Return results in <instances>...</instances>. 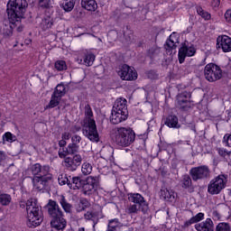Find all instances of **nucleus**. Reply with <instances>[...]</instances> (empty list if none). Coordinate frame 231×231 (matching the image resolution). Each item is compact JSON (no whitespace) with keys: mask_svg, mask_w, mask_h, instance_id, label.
<instances>
[{"mask_svg":"<svg viewBox=\"0 0 231 231\" xmlns=\"http://www.w3.org/2000/svg\"><path fill=\"white\" fill-rule=\"evenodd\" d=\"M80 142H82V137L79 134H74L71 137V143L74 145H79V143H80Z\"/></svg>","mask_w":231,"mask_h":231,"instance_id":"50","label":"nucleus"},{"mask_svg":"<svg viewBox=\"0 0 231 231\" xmlns=\"http://www.w3.org/2000/svg\"><path fill=\"white\" fill-rule=\"evenodd\" d=\"M64 167L70 172H75L82 163V156L80 154H75L72 157H67L63 161Z\"/></svg>","mask_w":231,"mask_h":231,"instance_id":"12","label":"nucleus"},{"mask_svg":"<svg viewBox=\"0 0 231 231\" xmlns=\"http://www.w3.org/2000/svg\"><path fill=\"white\" fill-rule=\"evenodd\" d=\"M160 197L165 201L172 203V201L176 199V193L171 189L162 187L160 190Z\"/></svg>","mask_w":231,"mask_h":231,"instance_id":"19","label":"nucleus"},{"mask_svg":"<svg viewBox=\"0 0 231 231\" xmlns=\"http://www.w3.org/2000/svg\"><path fill=\"white\" fill-rule=\"evenodd\" d=\"M158 55H160V49L152 47L148 50V57L150 59H154L155 57H158Z\"/></svg>","mask_w":231,"mask_h":231,"instance_id":"44","label":"nucleus"},{"mask_svg":"<svg viewBox=\"0 0 231 231\" xmlns=\"http://www.w3.org/2000/svg\"><path fill=\"white\" fill-rule=\"evenodd\" d=\"M12 203V196L6 193H0V205L3 207H8Z\"/></svg>","mask_w":231,"mask_h":231,"instance_id":"33","label":"nucleus"},{"mask_svg":"<svg viewBox=\"0 0 231 231\" xmlns=\"http://www.w3.org/2000/svg\"><path fill=\"white\" fill-rule=\"evenodd\" d=\"M5 160H6V153H5L3 151H0V163L5 162Z\"/></svg>","mask_w":231,"mask_h":231,"instance_id":"59","label":"nucleus"},{"mask_svg":"<svg viewBox=\"0 0 231 231\" xmlns=\"http://www.w3.org/2000/svg\"><path fill=\"white\" fill-rule=\"evenodd\" d=\"M79 149L80 146L79 144H73L72 143H69L67 146V152L70 156H75V154H79Z\"/></svg>","mask_w":231,"mask_h":231,"instance_id":"34","label":"nucleus"},{"mask_svg":"<svg viewBox=\"0 0 231 231\" xmlns=\"http://www.w3.org/2000/svg\"><path fill=\"white\" fill-rule=\"evenodd\" d=\"M226 187V176L224 174H220L214 179H212L208 185V192L211 194V196H216L221 193Z\"/></svg>","mask_w":231,"mask_h":231,"instance_id":"4","label":"nucleus"},{"mask_svg":"<svg viewBox=\"0 0 231 231\" xmlns=\"http://www.w3.org/2000/svg\"><path fill=\"white\" fill-rule=\"evenodd\" d=\"M117 74L122 79V80H136L138 79V74L136 70L129 67L127 64H123L119 66Z\"/></svg>","mask_w":231,"mask_h":231,"instance_id":"10","label":"nucleus"},{"mask_svg":"<svg viewBox=\"0 0 231 231\" xmlns=\"http://www.w3.org/2000/svg\"><path fill=\"white\" fill-rule=\"evenodd\" d=\"M197 13L199 15H200V17H202V19H205V21H209L211 15L210 14H208V12L203 10L202 7H197Z\"/></svg>","mask_w":231,"mask_h":231,"instance_id":"41","label":"nucleus"},{"mask_svg":"<svg viewBox=\"0 0 231 231\" xmlns=\"http://www.w3.org/2000/svg\"><path fill=\"white\" fill-rule=\"evenodd\" d=\"M80 129H81V127L79 125H75L71 126L70 133H73V134L79 133V131H80Z\"/></svg>","mask_w":231,"mask_h":231,"instance_id":"56","label":"nucleus"},{"mask_svg":"<svg viewBox=\"0 0 231 231\" xmlns=\"http://www.w3.org/2000/svg\"><path fill=\"white\" fill-rule=\"evenodd\" d=\"M225 19L227 21V23H230L231 21V9H228L225 14Z\"/></svg>","mask_w":231,"mask_h":231,"instance_id":"57","label":"nucleus"},{"mask_svg":"<svg viewBox=\"0 0 231 231\" xmlns=\"http://www.w3.org/2000/svg\"><path fill=\"white\" fill-rule=\"evenodd\" d=\"M45 208H47L48 215L51 219L64 217V213L62 212V209H60V207H59L57 201L49 199Z\"/></svg>","mask_w":231,"mask_h":231,"instance_id":"11","label":"nucleus"},{"mask_svg":"<svg viewBox=\"0 0 231 231\" xmlns=\"http://www.w3.org/2000/svg\"><path fill=\"white\" fill-rule=\"evenodd\" d=\"M53 26V18L50 16H46L44 19L42 20V23H40V27L43 32H46V30H50Z\"/></svg>","mask_w":231,"mask_h":231,"instance_id":"29","label":"nucleus"},{"mask_svg":"<svg viewBox=\"0 0 231 231\" xmlns=\"http://www.w3.org/2000/svg\"><path fill=\"white\" fill-rule=\"evenodd\" d=\"M112 111L129 113V111H127V99L123 97L117 98L113 106Z\"/></svg>","mask_w":231,"mask_h":231,"instance_id":"20","label":"nucleus"},{"mask_svg":"<svg viewBox=\"0 0 231 231\" xmlns=\"http://www.w3.org/2000/svg\"><path fill=\"white\" fill-rule=\"evenodd\" d=\"M66 140H64V139H61L60 142H59V145H60V147H65V145H66Z\"/></svg>","mask_w":231,"mask_h":231,"instance_id":"61","label":"nucleus"},{"mask_svg":"<svg viewBox=\"0 0 231 231\" xmlns=\"http://www.w3.org/2000/svg\"><path fill=\"white\" fill-rule=\"evenodd\" d=\"M142 210V207L136 205V204H133L127 207V208L125 209L126 214H138V211Z\"/></svg>","mask_w":231,"mask_h":231,"instance_id":"38","label":"nucleus"},{"mask_svg":"<svg viewBox=\"0 0 231 231\" xmlns=\"http://www.w3.org/2000/svg\"><path fill=\"white\" fill-rule=\"evenodd\" d=\"M93 62H95V54L93 53H87L83 58V64L85 66H93Z\"/></svg>","mask_w":231,"mask_h":231,"instance_id":"36","label":"nucleus"},{"mask_svg":"<svg viewBox=\"0 0 231 231\" xmlns=\"http://www.w3.org/2000/svg\"><path fill=\"white\" fill-rule=\"evenodd\" d=\"M21 208H25L27 212V222L26 225L29 228H35L42 223V211H41V207L37 205V200L34 199H30L26 202H20Z\"/></svg>","mask_w":231,"mask_h":231,"instance_id":"2","label":"nucleus"},{"mask_svg":"<svg viewBox=\"0 0 231 231\" xmlns=\"http://www.w3.org/2000/svg\"><path fill=\"white\" fill-rule=\"evenodd\" d=\"M17 32H23V26L19 25L17 28Z\"/></svg>","mask_w":231,"mask_h":231,"instance_id":"62","label":"nucleus"},{"mask_svg":"<svg viewBox=\"0 0 231 231\" xmlns=\"http://www.w3.org/2000/svg\"><path fill=\"white\" fill-rule=\"evenodd\" d=\"M19 24L21 23H12L9 22V24H5L3 27V35L5 38L8 37H12V35L14 34V28H15V26H19Z\"/></svg>","mask_w":231,"mask_h":231,"instance_id":"26","label":"nucleus"},{"mask_svg":"<svg viewBox=\"0 0 231 231\" xmlns=\"http://www.w3.org/2000/svg\"><path fill=\"white\" fill-rule=\"evenodd\" d=\"M28 8L26 0H9L6 5V14L9 23L12 24H21V21L24 19Z\"/></svg>","mask_w":231,"mask_h":231,"instance_id":"1","label":"nucleus"},{"mask_svg":"<svg viewBox=\"0 0 231 231\" xmlns=\"http://www.w3.org/2000/svg\"><path fill=\"white\" fill-rule=\"evenodd\" d=\"M127 116H129V113L112 110L110 122L111 124L116 125L117 124H122V122H125Z\"/></svg>","mask_w":231,"mask_h":231,"instance_id":"17","label":"nucleus"},{"mask_svg":"<svg viewBox=\"0 0 231 231\" xmlns=\"http://www.w3.org/2000/svg\"><path fill=\"white\" fill-rule=\"evenodd\" d=\"M113 140L118 147H129V145L134 143L136 134L131 127H117Z\"/></svg>","mask_w":231,"mask_h":231,"instance_id":"3","label":"nucleus"},{"mask_svg":"<svg viewBox=\"0 0 231 231\" xmlns=\"http://www.w3.org/2000/svg\"><path fill=\"white\" fill-rule=\"evenodd\" d=\"M89 207V201L88 199H83L79 201V208H78V212H82V210H86Z\"/></svg>","mask_w":231,"mask_h":231,"instance_id":"47","label":"nucleus"},{"mask_svg":"<svg viewBox=\"0 0 231 231\" xmlns=\"http://www.w3.org/2000/svg\"><path fill=\"white\" fill-rule=\"evenodd\" d=\"M33 189L41 192V190H46L47 187H50V183L53 181V174L51 171L44 175H40L32 178Z\"/></svg>","mask_w":231,"mask_h":231,"instance_id":"7","label":"nucleus"},{"mask_svg":"<svg viewBox=\"0 0 231 231\" xmlns=\"http://www.w3.org/2000/svg\"><path fill=\"white\" fill-rule=\"evenodd\" d=\"M53 94L62 98V97L66 95V86H64L62 83L58 84L53 91Z\"/></svg>","mask_w":231,"mask_h":231,"instance_id":"35","label":"nucleus"},{"mask_svg":"<svg viewBox=\"0 0 231 231\" xmlns=\"http://www.w3.org/2000/svg\"><path fill=\"white\" fill-rule=\"evenodd\" d=\"M102 152H103L106 160H111V158H113V148H111V147L105 148L102 151Z\"/></svg>","mask_w":231,"mask_h":231,"instance_id":"46","label":"nucleus"},{"mask_svg":"<svg viewBox=\"0 0 231 231\" xmlns=\"http://www.w3.org/2000/svg\"><path fill=\"white\" fill-rule=\"evenodd\" d=\"M219 48H221L225 53L231 51V38L226 35L218 36L217 38V49L219 50Z\"/></svg>","mask_w":231,"mask_h":231,"instance_id":"16","label":"nucleus"},{"mask_svg":"<svg viewBox=\"0 0 231 231\" xmlns=\"http://www.w3.org/2000/svg\"><path fill=\"white\" fill-rule=\"evenodd\" d=\"M61 138L62 140H69V138H71V134H69V132H65L61 134Z\"/></svg>","mask_w":231,"mask_h":231,"instance_id":"58","label":"nucleus"},{"mask_svg":"<svg viewBox=\"0 0 231 231\" xmlns=\"http://www.w3.org/2000/svg\"><path fill=\"white\" fill-rule=\"evenodd\" d=\"M59 203L63 208L64 212H66L67 214H71V208H73V206H71V204L69 203L64 195L60 196Z\"/></svg>","mask_w":231,"mask_h":231,"instance_id":"27","label":"nucleus"},{"mask_svg":"<svg viewBox=\"0 0 231 231\" xmlns=\"http://www.w3.org/2000/svg\"><path fill=\"white\" fill-rule=\"evenodd\" d=\"M177 104L179 107L181 109V111H189V99H186L185 97H177Z\"/></svg>","mask_w":231,"mask_h":231,"instance_id":"30","label":"nucleus"},{"mask_svg":"<svg viewBox=\"0 0 231 231\" xmlns=\"http://www.w3.org/2000/svg\"><path fill=\"white\" fill-rule=\"evenodd\" d=\"M58 181L60 185H68L69 186V183L70 181V179H69V176L68 177L67 174H60L59 177H58Z\"/></svg>","mask_w":231,"mask_h":231,"instance_id":"42","label":"nucleus"},{"mask_svg":"<svg viewBox=\"0 0 231 231\" xmlns=\"http://www.w3.org/2000/svg\"><path fill=\"white\" fill-rule=\"evenodd\" d=\"M178 97H181L182 98H186V100H189V98H190V93L184 91V92L179 94Z\"/></svg>","mask_w":231,"mask_h":231,"instance_id":"55","label":"nucleus"},{"mask_svg":"<svg viewBox=\"0 0 231 231\" xmlns=\"http://www.w3.org/2000/svg\"><path fill=\"white\" fill-rule=\"evenodd\" d=\"M194 224H196V222H194V219L191 217L186 222H184L182 228H189V226H191V225H194Z\"/></svg>","mask_w":231,"mask_h":231,"instance_id":"54","label":"nucleus"},{"mask_svg":"<svg viewBox=\"0 0 231 231\" xmlns=\"http://www.w3.org/2000/svg\"><path fill=\"white\" fill-rule=\"evenodd\" d=\"M54 68L57 71H66V69H68V65L66 64V61L60 60L55 62Z\"/></svg>","mask_w":231,"mask_h":231,"instance_id":"37","label":"nucleus"},{"mask_svg":"<svg viewBox=\"0 0 231 231\" xmlns=\"http://www.w3.org/2000/svg\"><path fill=\"white\" fill-rule=\"evenodd\" d=\"M100 185V180L98 177L88 176L87 180H83V185L81 186L82 192L85 196H90L98 189Z\"/></svg>","mask_w":231,"mask_h":231,"instance_id":"9","label":"nucleus"},{"mask_svg":"<svg viewBox=\"0 0 231 231\" xmlns=\"http://www.w3.org/2000/svg\"><path fill=\"white\" fill-rule=\"evenodd\" d=\"M59 157L61 159L66 160V158H68L67 156H69V153H68V148H62L60 149L58 152Z\"/></svg>","mask_w":231,"mask_h":231,"instance_id":"49","label":"nucleus"},{"mask_svg":"<svg viewBox=\"0 0 231 231\" xmlns=\"http://www.w3.org/2000/svg\"><path fill=\"white\" fill-rule=\"evenodd\" d=\"M78 231H86V229L84 227H80Z\"/></svg>","mask_w":231,"mask_h":231,"instance_id":"64","label":"nucleus"},{"mask_svg":"<svg viewBox=\"0 0 231 231\" xmlns=\"http://www.w3.org/2000/svg\"><path fill=\"white\" fill-rule=\"evenodd\" d=\"M217 151L219 156L225 157L226 155H230V152L226 151L225 148H217Z\"/></svg>","mask_w":231,"mask_h":231,"instance_id":"52","label":"nucleus"},{"mask_svg":"<svg viewBox=\"0 0 231 231\" xmlns=\"http://www.w3.org/2000/svg\"><path fill=\"white\" fill-rule=\"evenodd\" d=\"M81 6L88 12H96L98 8V4L96 0H81Z\"/></svg>","mask_w":231,"mask_h":231,"instance_id":"25","label":"nucleus"},{"mask_svg":"<svg viewBox=\"0 0 231 231\" xmlns=\"http://www.w3.org/2000/svg\"><path fill=\"white\" fill-rule=\"evenodd\" d=\"M195 228L197 231H214V222L210 218H207L205 221L196 224Z\"/></svg>","mask_w":231,"mask_h":231,"instance_id":"21","label":"nucleus"},{"mask_svg":"<svg viewBox=\"0 0 231 231\" xmlns=\"http://www.w3.org/2000/svg\"><path fill=\"white\" fill-rule=\"evenodd\" d=\"M121 226L122 223H120V220H118V218H114L108 221V229L112 231H118L120 230Z\"/></svg>","mask_w":231,"mask_h":231,"instance_id":"31","label":"nucleus"},{"mask_svg":"<svg viewBox=\"0 0 231 231\" xmlns=\"http://www.w3.org/2000/svg\"><path fill=\"white\" fill-rule=\"evenodd\" d=\"M84 217L87 221H95V213L88 211L84 215Z\"/></svg>","mask_w":231,"mask_h":231,"instance_id":"53","label":"nucleus"},{"mask_svg":"<svg viewBox=\"0 0 231 231\" xmlns=\"http://www.w3.org/2000/svg\"><path fill=\"white\" fill-rule=\"evenodd\" d=\"M127 41H128L129 42H131L133 41V35L129 36L128 39H127Z\"/></svg>","mask_w":231,"mask_h":231,"instance_id":"63","label":"nucleus"},{"mask_svg":"<svg viewBox=\"0 0 231 231\" xmlns=\"http://www.w3.org/2000/svg\"><path fill=\"white\" fill-rule=\"evenodd\" d=\"M67 222L64 217H60L58 218H52L51 220V231H64L66 228Z\"/></svg>","mask_w":231,"mask_h":231,"instance_id":"18","label":"nucleus"},{"mask_svg":"<svg viewBox=\"0 0 231 231\" xmlns=\"http://www.w3.org/2000/svg\"><path fill=\"white\" fill-rule=\"evenodd\" d=\"M38 5L41 8H50L51 6V0H39Z\"/></svg>","mask_w":231,"mask_h":231,"instance_id":"48","label":"nucleus"},{"mask_svg":"<svg viewBox=\"0 0 231 231\" xmlns=\"http://www.w3.org/2000/svg\"><path fill=\"white\" fill-rule=\"evenodd\" d=\"M62 8L65 12H71L75 8V2L73 0L65 2V4H62Z\"/></svg>","mask_w":231,"mask_h":231,"instance_id":"43","label":"nucleus"},{"mask_svg":"<svg viewBox=\"0 0 231 231\" xmlns=\"http://www.w3.org/2000/svg\"><path fill=\"white\" fill-rule=\"evenodd\" d=\"M196 55V48L194 46H188L186 43H183L179 50V62L183 64L187 57H194Z\"/></svg>","mask_w":231,"mask_h":231,"instance_id":"13","label":"nucleus"},{"mask_svg":"<svg viewBox=\"0 0 231 231\" xmlns=\"http://www.w3.org/2000/svg\"><path fill=\"white\" fill-rule=\"evenodd\" d=\"M164 125H167V127H170L171 129H180L181 125H180L178 116H168L164 119Z\"/></svg>","mask_w":231,"mask_h":231,"instance_id":"23","label":"nucleus"},{"mask_svg":"<svg viewBox=\"0 0 231 231\" xmlns=\"http://www.w3.org/2000/svg\"><path fill=\"white\" fill-rule=\"evenodd\" d=\"M5 136L6 142L12 141V133L7 132V133L5 134Z\"/></svg>","mask_w":231,"mask_h":231,"instance_id":"60","label":"nucleus"},{"mask_svg":"<svg viewBox=\"0 0 231 231\" xmlns=\"http://www.w3.org/2000/svg\"><path fill=\"white\" fill-rule=\"evenodd\" d=\"M93 171V166L89 164V162H84L81 166V172L85 176L89 175L90 172Z\"/></svg>","mask_w":231,"mask_h":231,"instance_id":"40","label":"nucleus"},{"mask_svg":"<svg viewBox=\"0 0 231 231\" xmlns=\"http://www.w3.org/2000/svg\"><path fill=\"white\" fill-rule=\"evenodd\" d=\"M60 100H62L60 96H57L56 94L52 93L50 103L45 109H53V107H57V106L60 104Z\"/></svg>","mask_w":231,"mask_h":231,"instance_id":"28","label":"nucleus"},{"mask_svg":"<svg viewBox=\"0 0 231 231\" xmlns=\"http://www.w3.org/2000/svg\"><path fill=\"white\" fill-rule=\"evenodd\" d=\"M128 201L134 203V205H137L138 207H141L142 212H145V210L148 208L145 199H143V197L139 193L128 194Z\"/></svg>","mask_w":231,"mask_h":231,"instance_id":"15","label":"nucleus"},{"mask_svg":"<svg viewBox=\"0 0 231 231\" xmlns=\"http://www.w3.org/2000/svg\"><path fill=\"white\" fill-rule=\"evenodd\" d=\"M95 122V119H93V110L91 109V106L86 105L85 106V118L82 122Z\"/></svg>","mask_w":231,"mask_h":231,"instance_id":"32","label":"nucleus"},{"mask_svg":"<svg viewBox=\"0 0 231 231\" xmlns=\"http://www.w3.org/2000/svg\"><path fill=\"white\" fill-rule=\"evenodd\" d=\"M69 189H73V190H80L82 189V185L84 184V180L79 176L71 177L69 176Z\"/></svg>","mask_w":231,"mask_h":231,"instance_id":"22","label":"nucleus"},{"mask_svg":"<svg viewBox=\"0 0 231 231\" xmlns=\"http://www.w3.org/2000/svg\"><path fill=\"white\" fill-rule=\"evenodd\" d=\"M48 172H51V169L49 165H41V163H35L32 165L28 169V173L32 174L33 178L36 176H44L45 174H48Z\"/></svg>","mask_w":231,"mask_h":231,"instance_id":"14","label":"nucleus"},{"mask_svg":"<svg viewBox=\"0 0 231 231\" xmlns=\"http://www.w3.org/2000/svg\"><path fill=\"white\" fill-rule=\"evenodd\" d=\"M176 42H178V39L175 38L174 34H171L164 44V48L170 55L172 54V50L177 48Z\"/></svg>","mask_w":231,"mask_h":231,"instance_id":"24","label":"nucleus"},{"mask_svg":"<svg viewBox=\"0 0 231 231\" xmlns=\"http://www.w3.org/2000/svg\"><path fill=\"white\" fill-rule=\"evenodd\" d=\"M181 183L183 189H190L192 187V179L189 175H184Z\"/></svg>","mask_w":231,"mask_h":231,"instance_id":"39","label":"nucleus"},{"mask_svg":"<svg viewBox=\"0 0 231 231\" xmlns=\"http://www.w3.org/2000/svg\"><path fill=\"white\" fill-rule=\"evenodd\" d=\"M230 224L228 223H219L217 227L216 231H230Z\"/></svg>","mask_w":231,"mask_h":231,"instance_id":"45","label":"nucleus"},{"mask_svg":"<svg viewBox=\"0 0 231 231\" xmlns=\"http://www.w3.org/2000/svg\"><path fill=\"white\" fill-rule=\"evenodd\" d=\"M82 133L86 138L90 140V142H100V136L98 135V130L97 129V123L92 122H81Z\"/></svg>","mask_w":231,"mask_h":231,"instance_id":"5","label":"nucleus"},{"mask_svg":"<svg viewBox=\"0 0 231 231\" xmlns=\"http://www.w3.org/2000/svg\"><path fill=\"white\" fill-rule=\"evenodd\" d=\"M204 77L208 82H216L222 79L223 70L215 63H208L204 69Z\"/></svg>","mask_w":231,"mask_h":231,"instance_id":"6","label":"nucleus"},{"mask_svg":"<svg viewBox=\"0 0 231 231\" xmlns=\"http://www.w3.org/2000/svg\"><path fill=\"white\" fill-rule=\"evenodd\" d=\"M189 174L193 181H199L201 180H210L212 176V171L210 168L207 165H201L198 167L191 168Z\"/></svg>","mask_w":231,"mask_h":231,"instance_id":"8","label":"nucleus"},{"mask_svg":"<svg viewBox=\"0 0 231 231\" xmlns=\"http://www.w3.org/2000/svg\"><path fill=\"white\" fill-rule=\"evenodd\" d=\"M195 223H199V221H203L205 219V214L204 213H199L196 216L191 217Z\"/></svg>","mask_w":231,"mask_h":231,"instance_id":"51","label":"nucleus"}]
</instances>
